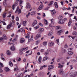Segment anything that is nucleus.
<instances>
[{"label": "nucleus", "mask_w": 77, "mask_h": 77, "mask_svg": "<svg viewBox=\"0 0 77 77\" xmlns=\"http://www.w3.org/2000/svg\"><path fill=\"white\" fill-rule=\"evenodd\" d=\"M17 38H15L14 39H13L12 40V42H15V41H17Z\"/></svg>", "instance_id": "nucleus-51"}, {"label": "nucleus", "mask_w": 77, "mask_h": 77, "mask_svg": "<svg viewBox=\"0 0 77 77\" xmlns=\"http://www.w3.org/2000/svg\"><path fill=\"white\" fill-rule=\"evenodd\" d=\"M3 56H4V54H1V58L2 57H3Z\"/></svg>", "instance_id": "nucleus-55"}, {"label": "nucleus", "mask_w": 77, "mask_h": 77, "mask_svg": "<svg viewBox=\"0 0 77 77\" xmlns=\"http://www.w3.org/2000/svg\"><path fill=\"white\" fill-rule=\"evenodd\" d=\"M48 51H52V50L51 49H48Z\"/></svg>", "instance_id": "nucleus-61"}, {"label": "nucleus", "mask_w": 77, "mask_h": 77, "mask_svg": "<svg viewBox=\"0 0 77 77\" xmlns=\"http://www.w3.org/2000/svg\"><path fill=\"white\" fill-rule=\"evenodd\" d=\"M54 45V42H50L48 43V46L49 47H52Z\"/></svg>", "instance_id": "nucleus-9"}, {"label": "nucleus", "mask_w": 77, "mask_h": 77, "mask_svg": "<svg viewBox=\"0 0 77 77\" xmlns=\"http://www.w3.org/2000/svg\"><path fill=\"white\" fill-rule=\"evenodd\" d=\"M30 8H31V5H30V4L29 2L26 3V9H30Z\"/></svg>", "instance_id": "nucleus-2"}, {"label": "nucleus", "mask_w": 77, "mask_h": 77, "mask_svg": "<svg viewBox=\"0 0 77 77\" xmlns=\"http://www.w3.org/2000/svg\"><path fill=\"white\" fill-rule=\"evenodd\" d=\"M48 59V57H45L43 58V60H47V59Z\"/></svg>", "instance_id": "nucleus-29"}, {"label": "nucleus", "mask_w": 77, "mask_h": 77, "mask_svg": "<svg viewBox=\"0 0 77 77\" xmlns=\"http://www.w3.org/2000/svg\"><path fill=\"white\" fill-rule=\"evenodd\" d=\"M11 27V26L9 25H8L7 27V29H10Z\"/></svg>", "instance_id": "nucleus-33"}, {"label": "nucleus", "mask_w": 77, "mask_h": 77, "mask_svg": "<svg viewBox=\"0 0 77 77\" xmlns=\"http://www.w3.org/2000/svg\"><path fill=\"white\" fill-rule=\"evenodd\" d=\"M51 14L52 15H54V14H56V11H55L54 10H53L51 11Z\"/></svg>", "instance_id": "nucleus-17"}, {"label": "nucleus", "mask_w": 77, "mask_h": 77, "mask_svg": "<svg viewBox=\"0 0 77 77\" xmlns=\"http://www.w3.org/2000/svg\"><path fill=\"white\" fill-rule=\"evenodd\" d=\"M39 27V25H38L37 26H36V27H35L34 29L35 30H36L37 29H38Z\"/></svg>", "instance_id": "nucleus-37"}, {"label": "nucleus", "mask_w": 77, "mask_h": 77, "mask_svg": "<svg viewBox=\"0 0 77 77\" xmlns=\"http://www.w3.org/2000/svg\"><path fill=\"white\" fill-rule=\"evenodd\" d=\"M57 4V2H55L54 3V6H55V7L56 8H58V5Z\"/></svg>", "instance_id": "nucleus-18"}, {"label": "nucleus", "mask_w": 77, "mask_h": 77, "mask_svg": "<svg viewBox=\"0 0 77 77\" xmlns=\"http://www.w3.org/2000/svg\"><path fill=\"white\" fill-rule=\"evenodd\" d=\"M61 28H62V27L60 26H57L56 27V29H57V30H58V29H61Z\"/></svg>", "instance_id": "nucleus-28"}, {"label": "nucleus", "mask_w": 77, "mask_h": 77, "mask_svg": "<svg viewBox=\"0 0 77 77\" xmlns=\"http://www.w3.org/2000/svg\"><path fill=\"white\" fill-rule=\"evenodd\" d=\"M3 5H4V6H5V7H6V6H7V4H6V3H4Z\"/></svg>", "instance_id": "nucleus-50"}, {"label": "nucleus", "mask_w": 77, "mask_h": 77, "mask_svg": "<svg viewBox=\"0 0 77 77\" xmlns=\"http://www.w3.org/2000/svg\"><path fill=\"white\" fill-rule=\"evenodd\" d=\"M68 46L67 45V44H66L64 46V48H67Z\"/></svg>", "instance_id": "nucleus-47"}, {"label": "nucleus", "mask_w": 77, "mask_h": 77, "mask_svg": "<svg viewBox=\"0 0 77 77\" xmlns=\"http://www.w3.org/2000/svg\"><path fill=\"white\" fill-rule=\"evenodd\" d=\"M9 65L10 66H13V63L11 61H9Z\"/></svg>", "instance_id": "nucleus-22"}, {"label": "nucleus", "mask_w": 77, "mask_h": 77, "mask_svg": "<svg viewBox=\"0 0 77 77\" xmlns=\"http://www.w3.org/2000/svg\"><path fill=\"white\" fill-rule=\"evenodd\" d=\"M60 74H63V69H60Z\"/></svg>", "instance_id": "nucleus-12"}, {"label": "nucleus", "mask_w": 77, "mask_h": 77, "mask_svg": "<svg viewBox=\"0 0 77 77\" xmlns=\"http://www.w3.org/2000/svg\"><path fill=\"white\" fill-rule=\"evenodd\" d=\"M34 38H35V39L36 40V39H38V36H37V35H36V36Z\"/></svg>", "instance_id": "nucleus-57"}, {"label": "nucleus", "mask_w": 77, "mask_h": 77, "mask_svg": "<svg viewBox=\"0 0 77 77\" xmlns=\"http://www.w3.org/2000/svg\"><path fill=\"white\" fill-rule=\"evenodd\" d=\"M6 53L8 55H11V52L9 51V50L7 51L6 52Z\"/></svg>", "instance_id": "nucleus-23"}, {"label": "nucleus", "mask_w": 77, "mask_h": 77, "mask_svg": "<svg viewBox=\"0 0 77 77\" xmlns=\"http://www.w3.org/2000/svg\"><path fill=\"white\" fill-rule=\"evenodd\" d=\"M43 45H44V46H45L47 45V42H44L43 43Z\"/></svg>", "instance_id": "nucleus-32"}, {"label": "nucleus", "mask_w": 77, "mask_h": 77, "mask_svg": "<svg viewBox=\"0 0 77 77\" xmlns=\"http://www.w3.org/2000/svg\"><path fill=\"white\" fill-rule=\"evenodd\" d=\"M44 30V29L43 28H40L38 29V32H39L40 33L42 32H43Z\"/></svg>", "instance_id": "nucleus-10"}, {"label": "nucleus", "mask_w": 77, "mask_h": 77, "mask_svg": "<svg viewBox=\"0 0 77 77\" xmlns=\"http://www.w3.org/2000/svg\"><path fill=\"white\" fill-rule=\"evenodd\" d=\"M0 66L2 67H3V63H0Z\"/></svg>", "instance_id": "nucleus-52"}, {"label": "nucleus", "mask_w": 77, "mask_h": 77, "mask_svg": "<svg viewBox=\"0 0 77 77\" xmlns=\"http://www.w3.org/2000/svg\"><path fill=\"white\" fill-rule=\"evenodd\" d=\"M43 7L44 5L42 4L38 8V9H37L38 11H39L42 9V8H43Z\"/></svg>", "instance_id": "nucleus-4"}, {"label": "nucleus", "mask_w": 77, "mask_h": 77, "mask_svg": "<svg viewBox=\"0 0 77 77\" xmlns=\"http://www.w3.org/2000/svg\"><path fill=\"white\" fill-rule=\"evenodd\" d=\"M4 39H5L4 38L1 37L0 38V42L3 41H4Z\"/></svg>", "instance_id": "nucleus-31"}, {"label": "nucleus", "mask_w": 77, "mask_h": 77, "mask_svg": "<svg viewBox=\"0 0 77 77\" xmlns=\"http://www.w3.org/2000/svg\"><path fill=\"white\" fill-rule=\"evenodd\" d=\"M72 23V20H71V19H69V23H70V24H71V23Z\"/></svg>", "instance_id": "nucleus-46"}, {"label": "nucleus", "mask_w": 77, "mask_h": 77, "mask_svg": "<svg viewBox=\"0 0 77 77\" xmlns=\"http://www.w3.org/2000/svg\"><path fill=\"white\" fill-rule=\"evenodd\" d=\"M18 32H23V29L21 28L18 30Z\"/></svg>", "instance_id": "nucleus-59"}, {"label": "nucleus", "mask_w": 77, "mask_h": 77, "mask_svg": "<svg viewBox=\"0 0 77 77\" xmlns=\"http://www.w3.org/2000/svg\"><path fill=\"white\" fill-rule=\"evenodd\" d=\"M15 6L14 5H13L12 6V9L13 10H14V9H15Z\"/></svg>", "instance_id": "nucleus-49"}, {"label": "nucleus", "mask_w": 77, "mask_h": 77, "mask_svg": "<svg viewBox=\"0 0 77 77\" xmlns=\"http://www.w3.org/2000/svg\"><path fill=\"white\" fill-rule=\"evenodd\" d=\"M36 36H37V37L38 38H40V37H41V34H37L36 35Z\"/></svg>", "instance_id": "nucleus-36"}, {"label": "nucleus", "mask_w": 77, "mask_h": 77, "mask_svg": "<svg viewBox=\"0 0 77 77\" xmlns=\"http://www.w3.org/2000/svg\"><path fill=\"white\" fill-rule=\"evenodd\" d=\"M6 12L4 13L3 14V18H5L6 17Z\"/></svg>", "instance_id": "nucleus-34"}, {"label": "nucleus", "mask_w": 77, "mask_h": 77, "mask_svg": "<svg viewBox=\"0 0 77 77\" xmlns=\"http://www.w3.org/2000/svg\"><path fill=\"white\" fill-rule=\"evenodd\" d=\"M22 3H23V1H20V3H19L20 6H21V4H22Z\"/></svg>", "instance_id": "nucleus-43"}, {"label": "nucleus", "mask_w": 77, "mask_h": 77, "mask_svg": "<svg viewBox=\"0 0 77 77\" xmlns=\"http://www.w3.org/2000/svg\"><path fill=\"white\" fill-rule=\"evenodd\" d=\"M26 21L23 22V26H26Z\"/></svg>", "instance_id": "nucleus-54"}, {"label": "nucleus", "mask_w": 77, "mask_h": 77, "mask_svg": "<svg viewBox=\"0 0 77 77\" xmlns=\"http://www.w3.org/2000/svg\"><path fill=\"white\" fill-rule=\"evenodd\" d=\"M62 32H63V30L62 29H61V30L58 31V33H62Z\"/></svg>", "instance_id": "nucleus-42"}, {"label": "nucleus", "mask_w": 77, "mask_h": 77, "mask_svg": "<svg viewBox=\"0 0 77 77\" xmlns=\"http://www.w3.org/2000/svg\"><path fill=\"white\" fill-rule=\"evenodd\" d=\"M53 1H52L51 2L50 4H49L48 5H49L48 8H50V5L51 6V5H53Z\"/></svg>", "instance_id": "nucleus-25"}, {"label": "nucleus", "mask_w": 77, "mask_h": 77, "mask_svg": "<svg viewBox=\"0 0 77 77\" xmlns=\"http://www.w3.org/2000/svg\"><path fill=\"white\" fill-rule=\"evenodd\" d=\"M58 44H59V39H58L56 40Z\"/></svg>", "instance_id": "nucleus-44"}, {"label": "nucleus", "mask_w": 77, "mask_h": 77, "mask_svg": "<svg viewBox=\"0 0 77 77\" xmlns=\"http://www.w3.org/2000/svg\"><path fill=\"white\" fill-rule=\"evenodd\" d=\"M77 75V72L75 71L73 74V75H70L71 77H75Z\"/></svg>", "instance_id": "nucleus-6"}, {"label": "nucleus", "mask_w": 77, "mask_h": 77, "mask_svg": "<svg viewBox=\"0 0 77 77\" xmlns=\"http://www.w3.org/2000/svg\"><path fill=\"white\" fill-rule=\"evenodd\" d=\"M69 38H70L71 39V38H72V39H76V41H77V37H76L75 36L73 37L71 35H69L68 36Z\"/></svg>", "instance_id": "nucleus-8"}, {"label": "nucleus", "mask_w": 77, "mask_h": 77, "mask_svg": "<svg viewBox=\"0 0 77 77\" xmlns=\"http://www.w3.org/2000/svg\"><path fill=\"white\" fill-rule=\"evenodd\" d=\"M42 60V58H41V57H39V58L38 60V62H39V63H41V60Z\"/></svg>", "instance_id": "nucleus-19"}, {"label": "nucleus", "mask_w": 77, "mask_h": 77, "mask_svg": "<svg viewBox=\"0 0 77 77\" xmlns=\"http://www.w3.org/2000/svg\"><path fill=\"white\" fill-rule=\"evenodd\" d=\"M44 54L45 56H48V55L49 54L48 51H46L44 52Z\"/></svg>", "instance_id": "nucleus-16"}, {"label": "nucleus", "mask_w": 77, "mask_h": 77, "mask_svg": "<svg viewBox=\"0 0 77 77\" xmlns=\"http://www.w3.org/2000/svg\"><path fill=\"white\" fill-rule=\"evenodd\" d=\"M38 24L40 26H41V27H43V26H44V25L41 23H39Z\"/></svg>", "instance_id": "nucleus-41"}, {"label": "nucleus", "mask_w": 77, "mask_h": 77, "mask_svg": "<svg viewBox=\"0 0 77 77\" xmlns=\"http://www.w3.org/2000/svg\"><path fill=\"white\" fill-rule=\"evenodd\" d=\"M17 12H18V14H20L21 13V9L19 8V7H17V8L15 11V13H17Z\"/></svg>", "instance_id": "nucleus-7"}, {"label": "nucleus", "mask_w": 77, "mask_h": 77, "mask_svg": "<svg viewBox=\"0 0 77 77\" xmlns=\"http://www.w3.org/2000/svg\"><path fill=\"white\" fill-rule=\"evenodd\" d=\"M58 23L60 24H63L65 23V21L63 19L60 20L58 22Z\"/></svg>", "instance_id": "nucleus-1"}, {"label": "nucleus", "mask_w": 77, "mask_h": 77, "mask_svg": "<svg viewBox=\"0 0 77 77\" xmlns=\"http://www.w3.org/2000/svg\"><path fill=\"white\" fill-rule=\"evenodd\" d=\"M45 21H44V23H45V25H47V24H48V21H47V20L44 19Z\"/></svg>", "instance_id": "nucleus-26"}, {"label": "nucleus", "mask_w": 77, "mask_h": 77, "mask_svg": "<svg viewBox=\"0 0 77 77\" xmlns=\"http://www.w3.org/2000/svg\"><path fill=\"white\" fill-rule=\"evenodd\" d=\"M31 14V13H30V12H29L28 14H27L26 15V17L27 18H28V16H29V15H30Z\"/></svg>", "instance_id": "nucleus-40"}, {"label": "nucleus", "mask_w": 77, "mask_h": 77, "mask_svg": "<svg viewBox=\"0 0 77 77\" xmlns=\"http://www.w3.org/2000/svg\"><path fill=\"white\" fill-rule=\"evenodd\" d=\"M58 18H59V19H60V20H62V18H63V17L62 16H60L58 17Z\"/></svg>", "instance_id": "nucleus-38"}, {"label": "nucleus", "mask_w": 77, "mask_h": 77, "mask_svg": "<svg viewBox=\"0 0 77 77\" xmlns=\"http://www.w3.org/2000/svg\"><path fill=\"white\" fill-rule=\"evenodd\" d=\"M58 65H59L58 66V68H62L63 66V65H61V64L60 63H59L58 64Z\"/></svg>", "instance_id": "nucleus-20"}, {"label": "nucleus", "mask_w": 77, "mask_h": 77, "mask_svg": "<svg viewBox=\"0 0 77 77\" xmlns=\"http://www.w3.org/2000/svg\"><path fill=\"white\" fill-rule=\"evenodd\" d=\"M57 61L58 62H60V59H57Z\"/></svg>", "instance_id": "nucleus-60"}, {"label": "nucleus", "mask_w": 77, "mask_h": 77, "mask_svg": "<svg viewBox=\"0 0 77 77\" xmlns=\"http://www.w3.org/2000/svg\"><path fill=\"white\" fill-rule=\"evenodd\" d=\"M5 71L6 72H8V71H10V69L8 68V67H5Z\"/></svg>", "instance_id": "nucleus-15"}, {"label": "nucleus", "mask_w": 77, "mask_h": 77, "mask_svg": "<svg viewBox=\"0 0 77 77\" xmlns=\"http://www.w3.org/2000/svg\"><path fill=\"white\" fill-rule=\"evenodd\" d=\"M13 45V46H11V51H15V48L14 47V45Z\"/></svg>", "instance_id": "nucleus-11"}, {"label": "nucleus", "mask_w": 77, "mask_h": 77, "mask_svg": "<svg viewBox=\"0 0 77 77\" xmlns=\"http://www.w3.org/2000/svg\"><path fill=\"white\" fill-rule=\"evenodd\" d=\"M52 35V32H50L48 34V36H51Z\"/></svg>", "instance_id": "nucleus-48"}, {"label": "nucleus", "mask_w": 77, "mask_h": 77, "mask_svg": "<svg viewBox=\"0 0 77 77\" xmlns=\"http://www.w3.org/2000/svg\"><path fill=\"white\" fill-rule=\"evenodd\" d=\"M18 5V2H16L14 3V5L15 6H17Z\"/></svg>", "instance_id": "nucleus-35"}, {"label": "nucleus", "mask_w": 77, "mask_h": 77, "mask_svg": "<svg viewBox=\"0 0 77 77\" xmlns=\"http://www.w3.org/2000/svg\"><path fill=\"white\" fill-rule=\"evenodd\" d=\"M16 20L17 21H19V17H17L16 18Z\"/></svg>", "instance_id": "nucleus-45"}, {"label": "nucleus", "mask_w": 77, "mask_h": 77, "mask_svg": "<svg viewBox=\"0 0 77 77\" xmlns=\"http://www.w3.org/2000/svg\"><path fill=\"white\" fill-rule=\"evenodd\" d=\"M3 36V38H4V39H5V40H7V39H8V37H7V36H6V35H4Z\"/></svg>", "instance_id": "nucleus-30"}, {"label": "nucleus", "mask_w": 77, "mask_h": 77, "mask_svg": "<svg viewBox=\"0 0 77 77\" xmlns=\"http://www.w3.org/2000/svg\"><path fill=\"white\" fill-rule=\"evenodd\" d=\"M48 67V71H50L51 69H53L54 68V66L53 65L49 66Z\"/></svg>", "instance_id": "nucleus-3"}, {"label": "nucleus", "mask_w": 77, "mask_h": 77, "mask_svg": "<svg viewBox=\"0 0 77 77\" xmlns=\"http://www.w3.org/2000/svg\"><path fill=\"white\" fill-rule=\"evenodd\" d=\"M25 42V40L24 38H22L20 39V44H23Z\"/></svg>", "instance_id": "nucleus-5"}, {"label": "nucleus", "mask_w": 77, "mask_h": 77, "mask_svg": "<svg viewBox=\"0 0 77 77\" xmlns=\"http://www.w3.org/2000/svg\"><path fill=\"white\" fill-rule=\"evenodd\" d=\"M68 54H69V55H72L73 54V52H72L71 51H69L68 53Z\"/></svg>", "instance_id": "nucleus-27"}, {"label": "nucleus", "mask_w": 77, "mask_h": 77, "mask_svg": "<svg viewBox=\"0 0 77 77\" xmlns=\"http://www.w3.org/2000/svg\"><path fill=\"white\" fill-rule=\"evenodd\" d=\"M41 52H44V49H42L40 50Z\"/></svg>", "instance_id": "nucleus-64"}, {"label": "nucleus", "mask_w": 77, "mask_h": 77, "mask_svg": "<svg viewBox=\"0 0 77 77\" xmlns=\"http://www.w3.org/2000/svg\"><path fill=\"white\" fill-rule=\"evenodd\" d=\"M0 72H3V71L2 70V69L0 68Z\"/></svg>", "instance_id": "nucleus-58"}, {"label": "nucleus", "mask_w": 77, "mask_h": 77, "mask_svg": "<svg viewBox=\"0 0 77 77\" xmlns=\"http://www.w3.org/2000/svg\"><path fill=\"white\" fill-rule=\"evenodd\" d=\"M22 50L23 51H26L25 48H22Z\"/></svg>", "instance_id": "nucleus-53"}, {"label": "nucleus", "mask_w": 77, "mask_h": 77, "mask_svg": "<svg viewBox=\"0 0 77 77\" xmlns=\"http://www.w3.org/2000/svg\"><path fill=\"white\" fill-rule=\"evenodd\" d=\"M14 71H19V69L18 68V67L17 66L16 68H14Z\"/></svg>", "instance_id": "nucleus-21"}, {"label": "nucleus", "mask_w": 77, "mask_h": 77, "mask_svg": "<svg viewBox=\"0 0 77 77\" xmlns=\"http://www.w3.org/2000/svg\"><path fill=\"white\" fill-rule=\"evenodd\" d=\"M76 32H75V31H74L73 32L72 35H75L76 34Z\"/></svg>", "instance_id": "nucleus-56"}, {"label": "nucleus", "mask_w": 77, "mask_h": 77, "mask_svg": "<svg viewBox=\"0 0 77 77\" xmlns=\"http://www.w3.org/2000/svg\"><path fill=\"white\" fill-rule=\"evenodd\" d=\"M43 17H45V14L44 13H43Z\"/></svg>", "instance_id": "nucleus-62"}, {"label": "nucleus", "mask_w": 77, "mask_h": 77, "mask_svg": "<svg viewBox=\"0 0 77 77\" xmlns=\"http://www.w3.org/2000/svg\"><path fill=\"white\" fill-rule=\"evenodd\" d=\"M33 41V39L32 38H30L28 39V44H29V42H30Z\"/></svg>", "instance_id": "nucleus-24"}, {"label": "nucleus", "mask_w": 77, "mask_h": 77, "mask_svg": "<svg viewBox=\"0 0 77 77\" xmlns=\"http://www.w3.org/2000/svg\"><path fill=\"white\" fill-rule=\"evenodd\" d=\"M37 23H38V22H37V21L36 20H35L34 21V22L33 23V24H32L33 26H35L36 24H37Z\"/></svg>", "instance_id": "nucleus-14"}, {"label": "nucleus", "mask_w": 77, "mask_h": 77, "mask_svg": "<svg viewBox=\"0 0 77 77\" xmlns=\"http://www.w3.org/2000/svg\"><path fill=\"white\" fill-rule=\"evenodd\" d=\"M36 12L35 11H32L31 13V15H34L36 14Z\"/></svg>", "instance_id": "nucleus-13"}, {"label": "nucleus", "mask_w": 77, "mask_h": 77, "mask_svg": "<svg viewBox=\"0 0 77 77\" xmlns=\"http://www.w3.org/2000/svg\"><path fill=\"white\" fill-rule=\"evenodd\" d=\"M14 18H15V17H14V16L13 15L12 16V20H14Z\"/></svg>", "instance_id": "nucleus-63"}, {"label": "nucleus", "mask_w": 77, "mask_h": 77, "mask_svg": "<svg viewBox=\"0 0 77 77\" xmlns=\"http://www.w3.org/2000/svg\"><path fill=\"white\" fill-rule=\"evenodd\" d=\"M25 38H28V39H29V38H30V36H29V34H28V35L26 36Z\"/></svg>", "instance_id": "nucleus-39"}]
</instances>
